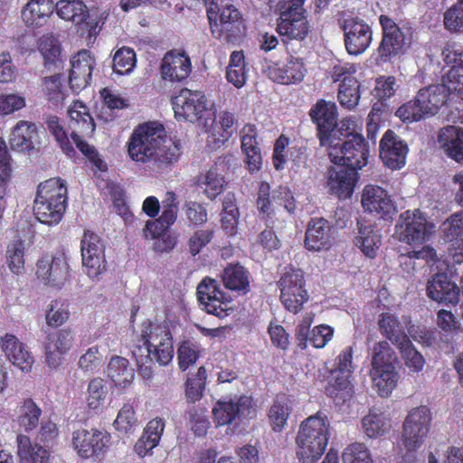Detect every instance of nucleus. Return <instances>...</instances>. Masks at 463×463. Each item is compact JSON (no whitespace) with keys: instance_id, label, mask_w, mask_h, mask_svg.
<instances>
[{"instance_id":"6","label":"nucleus","mask_w":463,"mask_h":463,"mask_svg":"<svg viewBox=\"0 0 463 463\" xmlns=\"http://www.w3.org/2000/svg\"><path fill=\"white\" fill-rule=\"evenodd\" d=\"M210 30L213 36L226 43H236L244 34L245 25L241 12L232 5L224 6L219 14L208 10Z\"/></svg>"},{"instance_id":"1","label":"nucleus","mask_w":463,"mask_h":463,"mask_svg":"<svg viewBox=\"0 0 463 463\" xmlns=\"http://www.w3.org/2000/svg\"><path fill=\"white\" fill-rule=\"evenodd\" d=\"M127 148L132 161L156 169L170 166L181 155L179 145L167 141L164 126L152 121L139 124L134 128Z\"/></svg>"},{"instance_id":"11","label":"nucleus","mask_w":463,"mask_h":463,"mask_svg":"<svg viewBox=\"0 0 463 463\" xmlns=\"http://www.w3.org/2000/svg\"><path fill=\"white\" fill-rule=\"evenodd\" d=\"M197 298L199 304L208 314L219 318L229 316L232 309L229 305L231 298L220 288L218 281L206 277L197 286Z\"/></svg>"},{"instance_id":"30","label":"nucleus","mask_w":463,"mask_h":463,"mask_svg":"<svg viewBox=\"0 0 463 463\" xmlns=\"http://www.w3.org/2000/svg\"><path fill=\"white\" fill-rule=\"evenodd\" d=\"M454 91L449 89V84L430 85L423 88L417 93L418 101L421 104L427 117L435 115L439 109L447 104L449 92Z\"/></svg>"},{"instance_id":"33","label":"nucleus","mask_w":463,"mask_h":463,"mask_svg":"<svg viewBox=\"0 0 463 463\" xmlns=\"http://www.w3.org/2000/svg\"><path fill=\"white\" fill-rule=\"evenodd\" d=\"M307 69L303 58L290 55L286 63L272 71L274 80L280 84H298L303 81Z\"/></svg>"},{"instance_id":"62","label":"nucleus","mask_w":463,"mask_h":463,"mask_svg":"<svg viewBox=\"0 0 463 463\" xmlns=\"http://www.w3.org/2000/svg\"><path fill=\"white\" fill-rule=\"evenodd\" d=\"M443 238L453 242L463 236V212L456 213L442 224Z\"/></svg>"},{"instance_id":"3","label":"nucleus","mask_w":463,"mask_h":463,"mask_svg":"<svg viewBox=\"0 0 463 463\" xmlns=\"http://www.w3.org/2000/svg\"><path fill=\"white\" fill-rule=\"evenodd\" d=\"M329 428L327 416L320 411L301 422L296 438L299 462L316 463L320 459L328 444Z\"/></svg>"},{"instance_id":"41","label":"nucleus","mask_w":463,"mask_h":463,"mask_svg":"<svg viewBox=\"0 0 463 463\" xmlns=\"http://www.w3.org/2000/svg\"><path fill=\"white\" fill-rule=\"evenodd\" d=\"M57 15L75 24L84 23L89 17V8L81 0H60L54 5Z\"/></svg>"},{"instance_id":"32","label":"nucleus","mask_w":463,"mask_h":463,"mask_svg":"<svg viewBox=\"0 0 463 463\" xmlns=\"http://www.w3.org/2000/svg\"><path fill=\"white\" fill-rule=\"evenodd\" d=\"M438 141L449 158L458 163L463 162V128L445 127L440 129Z\"/></svg>"},{"instance_id":"36","label":"nucleus","mask_w":463,"mask_h":463,"mask_svg":"<svg viewBox=\"0 0 463 463\" xmlns=\"http://www.w3.org/2000/svg\"><path fill=\"white\" fill-rule=\"evenodd\" d=\"M68 114L70 117L69 127L71 132H79L81 135H90L94 132L96 128L94 119L83 102L74 101L69 108Z\"/></svg>"},{"instance_id":"63","label":"nucleus","mask_w":463,"mask_h":463,"mask_svg":"<svg viewBox=\"0 0 463 463\" xmlns=\"http://www.w3.org/2000/svg\"><path fill=\"white\" fill-rule=\"evenodd\" d=\"M81 256L105 255V246L99 235L90 231H85L80 241Z\"/></svg>"},{"instance_id":"21","label":"nucleus","mask_w":463,"mask_h":463,"mask_svg":"<svg viewBox=\"0 0 463 463\" xmlns=\"http://www.w3.org/2000/svg\"><path fill=\"white\" fill-rule=\"evenodd\" d=\"M75 333L71 327H63L47 334L44 341V354L47 364L58 367L62 359L73 346Z\"/></svg>"},{"instance_id":"37","label":"nucleus","mask_w":463,"mask_h":463,"mask_svg":"<svg viewBox=\"0 0 463 463\" xmlns=\"http://www.w3.org/2000/svg\"><path fill=\"white\" fill-rule=\"evenodd\" d=\"M445 61L451 64L450 70L445 77V82L449 84V89L456 92H463V50L447 49Z\"/></svg>"},{"instance_id":"50","label":"nucleus","mask_w":463,"mask_h":463,"mask_svg":"<svg viewBox=\"0 0 463 463\" xmlns=\"http://www.w3.org/2000/svg\"><path fill=\"white\" fill-rule=\"evenodd\" d=\"M207 373L204 366H200L197 372L185 382V398L187 402L194 403L201 400L205 390Z\"/></svg>"},{"instance_id":"58","label":"nucleus","mask_w":463,"mask_h":463,"mask_svg":"<svg viewBox=\"0 0 463 463\" xmlns=\"http://www.w3.org/2000/svg\"><path fill=\"white\" fill-rule=\"evenodd\" d=\"M405 361V364L413 372H420L423 369L425 359L422 354L414 347L409 339L397 347Z\"/></svg>"},{"instance_id":"57","label":"nucleus","mask_w":463,"mask_h":463,"mask_svg":"<svg viewBox=\"0 0 463 463\" xmlns=\"http://www.w3.org/2000/svg\"><path fill=\"white\" fill-rule=\"evenodd\" d=\"M200 356V346L190 340H183L177 348L179 368L186 371L194 365Z\"/></svg>"},{"instance_id":"40","label":"nucleus","mask_w":463,"mask_h":463,"mask_svg":"<svg viewBox=\"0 0 463 463\" xmlns=\"http://www.w3.org/2000/svg\"><path fill=\"white\" fill-rule=\"evenodd\" d=\"M15 412L18 425L30 432L38 427L43 411L32 398H26L19 403Z\"/></svg>"},{"instance_id":"60","label":"nucleus","mask_w":463,"mask_h":463,"mask_svg":"<svg viewBox=\"0 0 463 463\" xmlns=\"http://www.w3.org/2000/svg\"><path fill=\"white\" fill-rule=\"evenodd\" d=\"M395 115L405 123L420 121L424 117H427L421 104L418 101L416 96L414 99L410 100L402 105L397 110Z\"/></svg>"},{"instance_id":"44","label":"nucleus","mask_w":463,"mask_h":463,"mask_svg":"<svg viewBox=\"0 0 463 463\" xmlns=\"http://www.w3.org/2000/svg\"><path fill=\"white\" fill-rule=\"evenodd\" d=\"M240 211L233 193H228L222 200L221 225L228 236H233L238 232Z\"/></svg>"},{"instance_id":"51","label":"nucleus","mask_w":463,"mask_h":463,"mask_svg":"<svg viewBox=\"0 0 463 463\" xmlns=\"http://www.w3.org/2000/svg\"><path fill=\"white\" fill-rule=\"evenodd\" d=\"M38 49L46 68L55 66L60 61L61 48L58 39L54 36L43 35L39 41Z\"/></svg>"},{"instance_id":"15","label":"nucleus","mask_w":463,"mask_h":463,"mask_svg":"<svg viewBox=\"0 0 463 463\" xmlns=\"http://www.w3.org/2000/svg\"><path fill=\"white\" fill-rule=\"evenodd\" d=\"M398 357L386 341L378 342V395L388 397L396 387L399 374L395 371Z\"/></svg>"},{"instance_id":"9","label":"nucleus","mask_w":463,"mask_h":463,"mask_svg":"<svg viewBox=\"0 0 463 463\" xmlns=\"http://www.w3.org/2000/svg\"><path fill=\"white\" fill-rule=\"evenodd\" d=\"M331 146L333 150L329 156L335 165H343L358 171L368 163L369 144L361 134H347V139L341 145Z\"/></svg>"},{"instance_id":"18","label":"nucleus","mask_w":463,"mask_h":463,"mask_svg":"<svg viewBox=\"0 0 463 463\" xmlns=\"http://www.w3.org/2000/svg\"><path fill=\"white\" fill-rule=\"evenodd\" d=\"M335 243V229L323 217H312L306 228L304 247L314 252L327 251Z\"/></svg>"},{"instance_id":"28","label":"nucleus","mask_w":463,"mask_h":463,"mask_svg":"<svg viewBox=\"0 0 463 463\" xmlns=\"http://www.w3.org/2000/svg\"><path fill=\"white\" fill-rule=\"evenodd\" d=\"M257 137V128L253 124H246L241 131V146L250 173L260 171L262 165V156Z\"/></svg>"},{"instance_id":"20","label":"nucleus","mask_w":463,"mask_h":463,"mask_svg":"<svg viewBox=\"0 0 463 463\" xmlns=\"http://www.w3.org/2000/svg\"><path fill=\"white\" fill-rule=\"evenodd\" d=\"M404 222L396 225V233L399 240L408 244H422L431 234L433 224L416 210L411 215L405 213Z\"/></svg>"},{"instance_id":"7","label":"nucleus","mask_w":463,"mask_h":463,"mask_svg":"<svg viewBox=\"0 0 463 463\" xmlns=\"http://www.w3.org/2000/svg\"><path fill=\"white\" fill-rule=\"evenodd\" d=\"M71 443L80 458L100 459L109 449L111 436L104 430L80 428L72 432Z\"/></svg>"},{"instance_id":"10","label":"nucleus","mask_w":463,"mask_h":463,"mask_svg":"<svg viewBox=\"0 0 463 463\" xmlns=\"http://www.w3.org/2000/svg\"><path fill=\"white\" fill-rule=\"evenodd\" d=\"M207 98L203 92L184 88L173 97L175 117L179 121L196 122L207 112Z\"/></svg>"},{"instance_id":"34","label":"nucleus","mask_w":463,"mask_h":463,"mask_svg":"<svg viewBox=\"0 0 463 463\" xmlns=\"http://www.w3.org/2000/svg\"><path fill=\"white\" fill-rule=\"evenodd\" d=\"M38 139L36 125L26 120H20L14 127L10 145L12 149L24 152L33 149Z\"/></svg>"},{"instance_id":"47","label":"nucleus","mask_w":463,"mask_h":463,"mask_svg":"<svg viewBox=\"0 0 463 463\" xmlns=\"http://www.w3.org/2000/svg\"><path fill=\"white\" fill-rule=\"evenodd\" d=\"M70 317L71 312L66 300L55 298L46 307L45 321L51 327L57 328L64 325L69 320Z\"/></svg>"},{"instance_id":"23","label":"nucleus","mask_w":463,"mask_h":463,"mask_svg":"<svg viewBox=\"0 0 463 463\" xmlns=\"http://www.w3.org/2000/svg\"><path fill=\"white\" fill-rule=\"evenodd\" d=\"M342 29L345 33V48L349 54H361L372 42L373 32L370 26L357 17L345 19Z\"/></svg>"},{"instance_id":"42","label":"nucleus","mask_w":463,"mask_h":463,"mask_svg":"<svg viewBox=\"0 0 463 463\" xmlns=\"http://www.w3.org/2000/svg\"><path fill=\"white\" fill-rule=\"evenodd\" d=\"M225 77L228 82L237 89L245 85L248 78V69L242 51H233L231 53Z\"/></svg>"},{"instance_id":"24","label":"nucleus","mask_w":463,"mask_h":463,"mask_svg":"<svg viewBox=\"0 0 463 463\" xmlns=\"http://www.w3.org/2000/svg\"><path fill=\"white\" fill-rule=\"evenodd\" d=\"M71 63L69 85L78 93L90 84L96 60L90 51L81 50L71 58Z\"/></svg>"},{"instance_id":"49","label":"nucleus","mask_w":463,"mask_h":463,"mask_svg":"<svg viewBox=\"0 0 463 463\" xmlns=\"http://www.w3.org/2000/svg\"><path fill=\"white\" fill-rule=\"evenodd\" d=\"M326 392L336 405H343L353 398L354 388L347 376H337Z\"/></svg>"},{"instance_id":"19","label":"nucleus","mask_w":463,"mask_h":463,"mask_svg":"<svg viewBox=\"0 0 463 463\" xmlns=\"http://www.w3.org/2000/svg\"><path fill=\"white\" fill-rule=\"evenodd\" d=\"M379 23L382 27L383 36L378 53L384 61L402 52L405 45V34L395 21L387 15H380Z\"/></svg>"},{"instance_id":"56","label":"nucleus","mask_w":463,"mask_h":463,"mask_svg":"<svg viewBox=\"0 0 463 463\" xmlns=\"http://www.w3.org/2000/svg\"><path fill=\"white\" fill-rule=\"evenodd\" d=\"M46 124L48 130L55 137L62 152L70 157L74 156L76 154L75 149L70 142L62 125L60 123L59 118L52 116L48 118Z\"/></svg>"},{"instance_id":"46","label":"nucleus","mask_w":463,"mask_h":463,"mask_svg":"<svg viewBox=\"0 0 463 463\" xmlns=\"http://www.w3.org/2000/svg\"><path fill=\"white\" fill-rule=\"evenodd\" d=\"M291 411L290 401L285 394L277 395L269 411V419L274 431H281Z\"/></svg>"},{"instance_id":"54","label":"nucleus","mask_w":463,"mask_h":463,"mask_svg":"<svg viewBox=\"0 0 463 463\" xmlns=\"http://www.w3.org/2000/svg\"><path fill=\"white\" fill-rule=\"evenodd\" d=\"M6 264L9 269L16 275L22 274L24 270V243L16 240L7 245Z\"/></svg>"},{"instance_id":"22","label":"nucleus","mask_w":463,"mask_h":463,"mask_svg":"<svg viewBox=\"0 0 463 463\" xmlns=\"http://www.w3.org/2000/svg\"><path fill=\"white\" fill-rule=\"evenodd\" d=\"M359 179L358 171L343 165H335L327 169V187L331 194L339 200L350 198Z\"/></svg>"},{"instance_id":"12","label":"nucleus","mask_w":463,"mask_h":463,"mask_svg":"<svg viewBox=\"0 0 463 463\" xmlns=\"http://www.w3.org/2000/svg\"><path fill=\"white\" fill-rule=\"evenodd\" d=\"M431 421L430 411L427 406L412 409L403 423V443L409 451H415L423 443Z\"/></svg>"},{"instance_id":"29","label":"nucleus","mask_w":463,"mask_h":463,"mask_svg":"<svg viewBox=\"0 0 463 463\" xmlns=\"http://www.w3.org/2000/svg\"><path fill=\"white\" fill-rule=\"evenodd\" d=\"M222 281L225 288L246 295L250 291V273L239 262L229 263L222 270Z\"/></svg>"},{"instance_id":"38","label":"nucleus","mask_w":463,"mask_h":463,"mask_svg":"<svg viewBox=\"0 0 463 463\" xmlns=\"http://www.w3.org/2000/svg\"><path fill=\"white\" fill-rule=\"evenodd\" d=\"M165 429V421L160 418L151 420L144 430L141 438L135 445L137 453L145 456L157 446Z\"/></svg>"},{"instance_id":"48","label":"nucleus","mask_w":463,"mask_h":463,"mask_svg":"<svg viewBox=\"0 0 463 463\" xmlns=\"http://www.w3.org/2000/svg\"><path fill=\"white\" fill-rule=\"evenodd\" d=\"M359 224V236L355 238V245L359 247L362 252L368 258L373 259L376 257V233L374 231V223L368 225L358 222Z\"/></svg>"},{"instance_id":"2","label":"nucleus","mask_w":463,"mask_h":463,"mask_svg":"<svg viewBox=\"0 0 463 463\" xmlns=\"http://www.w3.org/2000/svg\"><path fill=\"white\" fill-rule=\"evenodd\" d=\"M140 341L132 351L139 374L144 379L153 375L155 362L168 364L174 357L173 335L168 325L147 321L142 324Z\"/></svg>"},{"instance_id":"5","label":"nucleus","mask_w":463,"mask_h":463,"mask_svg":"<svg viewBox=\"0 0 463 463\" xmlns=\"http://www.w3.org/2000/svg\"><path fill=\"white\" fill-rule=\"evenodd\" d=\"M306 0H279V17L277 20V32L288 52L289 41H303L309 32L310 24L303 7Z\"/></svg>"},{"instance_id":"17","label":"nucleus","mask_w":463,"mask_h":463,"mask_svg":"<svg viewBox=\"0 0 463 463\" xmlns=\"http://www.w3.org/2000/svg\"><path fill=\"white\" fill-rule=\"evenodd\" d=\"M159 71L162 80L171 83H184L192 72V61L184 50L172 49L161 61Z\"/></svg>"},{"instance_id":"39","label":"nucleus","mask_w":463,"mask_h":463,"mask_svg":"<svg viewBox=\"0 0 463 463\" xmlns=\"http://www.w3.org/2000/svg\"><path fill=\"white\" fill-rule=\"evenodd\" d=\"M107 373L115 386L122 389L128 387L135 376L134 369L129 366L128 360L122 356H114L110 359Z\"/></svg>"},{"instance_id":"43","label":"nucleus","mask_w":463,"mask_h":463,"mask_svg":"<svg viewBox=\"0 0 463 463\" xmlns=\"http://www.w3.org/2000/svg\"><path fill=\"white\" fill-rule=\"evenodd\" d=\"M18 455L26 463H49V452L43 447L33 445L28 436L17 435Z\"/></svg>"},{"instance_id":"61","label":"nucleus","mask_w":463,"mask_h":463,"mask_svg":"<svg viewBox=\"0 0 463 463\" xmlns=\"http://www.w3.org/2000/svg\"><path fill=\"white\" fill-rule=\"evenodd\" d=\"M343 463H373L367 448L361 443L348 445L342 455Z\"/></svg>"},{"instance_id":"45","label":"nucleus","mask_w":463,"mask_h":463,"mask_svg":"<svg viewBox=\"0 0 463 463\" xmlns=\"http://www.w3.org/2000/svg\"><path fill=\"white\" fill-rule=\"evenodd\" d=\"M378 320V326L381 332L397 347L408 341L410 338L406 335L404 328L398 317L391 313L382 314Z\"/></svg>"},{"instance_id":"25","label":"nucleus","mask_w":463,"mask_h":463,"mask_svg":"<svg viewBox=\"0 0 463 463\" xmlns=\"http://www.w3.org/2000/svg\"><path fill=\"white\" fill-rule=\"evenodd\" d=\"M408 150L407 144L392 129H388L380 141V158L392 170L405 165Z\"/></svg>"},{"instance_id":"16","label":"nucleus","mask_w":463,"mask_h":463,"mask_svg":"<svg viewBox=\"0 0 463 463\" xmlns=\"http://www.w3.org/2000/svg\"><path fill=\"white\" fill-rule=\"evenodd\" d=\"M69 264L63 251L54 256L45 255L36 263V276L45 285L61 288L69 278Z\"/></svg>"},{"instance_id":"13","label":"nucleus","mask_w":463,"mask_h":463,"mask_svg":"<svg viewBox=\"0 0 463 463\" xmlns=\"http://www.w3.org/2000/svg\"><path fill=\"white\" fill-rule=\"evenodd\" d=\"M337 107L335 102L318 99L309 110V116L317 126V136L321 146H333V133L337 127Z\"/></svg>"},{"instance_id":"31","label":"nucleus","mask_w":463,"mask_h":463,"mask_svg":"<svg viewBox=\"0 0 463 463\" xmlns=\"http://www.w3.org/2000/svg\"><path fill=\"white\" fill-rule=\"evenodd\" d=\"M52 0H30L22 10V19L28 27L44 25L53 13Z\"/></svg>"},{"instance_id":"52","label":"nucleus","mask_w":463,"mask_h":463,"mask_svg":"<svg viewBox=\"0 0 463 463\" xmlns=\"http://www.w3.org/2000/svg\"><path fill=\"white\" fill-rule=\"evenodd\" d=\"M337 99L340 105L348 110L354 109L360 99V83L357 80H347L339 84Z\"/></svg>"},{"instance_id":"35","label":"nucleus","mask_w":463,"mask_h":463,"mask_svg":"<svg viewBox=\"0 0 463 463\" xmlns=\"http://www.w3.org/2000/svg\"><path fill=\"white\" fill-rule=\"evenodd\" d=\"M195 184L211 201L215 200L227 185L225 177L219 170L217 164L212 165L204 175H198Z\"/></svg>"},{"instance_id":"14","label":"nucleus","mask_w":463,"mask_h":463,"mask_svg":"<svg viewBox=\"0 0 463 463\" xmlns=\"http://www.w3.org/2000/svg\"><path fill=\"white\" fill-rule=\"evenodd\" d=\"M255 413L251 397L239 396L236 401H218L213 409V420L217 426L234 424L238 426L242 419Z\"/></svg>"},{"instance_id":"4","label":"nucleus","mask_w":463,"mask_h":463,"mask_svg":"<svg viewBox=\"0 0 463 463\" xmlns=\"http://www.w3.org/2000/svg\"><path fill=\"white\" fill-rule=\"evenodd\" d=\"M67 204L68 189L64 180L56 177L40 183L33 203V213L40 222L58 224L65 213Z\"/></svg>"},{"instance_id":"53","label":"nucleus","mask_w":463,"mask_h":463,"mask_svg":"<svg viewBox=\"0 0 463 463\" xmlns=\"http://www.w3.org/2000/svg\"><path fill=\"white\" fill-rule=\"evenodd\" d=\"M87 403L90 409L98 411L103 408L107 395L108 388L102 378H94L90 380L87 389Z\"/></svg>"},{"instance_id":"55","label":"nucleus","mask_w":463,"mask_h":463,"mask_svg":"<svg viewBox=\"0 0 463 463\" xmlns=\"http://www.w3.org/2000/svg\"><path fill=\"white\" fill-rule=\"evenodd\" d=\"M136 52L129 47L119 48L113 57V71L118 75L128 74L136 66Z\"/></svg>"},{"instance_id":"64","label":"nucleus","mask_w":463,"mask_h":463,"mask_svg":"<svg viewBox=\"0 0 463 463\" xmlns=\"http://www.w3.org/2000/svg\"><path fill=\"white\" fill-rule=\"evenodd\" d=\"M462 3L455 4L443 14V24L446 30L449 32H463V0Z\"/></svg>"},{"instance_id":"26","label":"nucleus","mask_w":463,"mask_h":463,"mask_svg":"<svg viewBox=\"0 0 463 463\" xmlns=\"http://www.w3.org/2000/svg\"><path fill=\"white\" fill-rule=\"evenodd\" d=\"M0 346L6 358L23 372L28 373L32 370L34 358L24 343L14 335L5 334L0 339Z\"/></svg>"},{"instance_id":"8","label":"nucleus","mask_w":463,"mask_h":463,"mask_svg":"<svg viewBox=\"0 0 463 463\" xmlns=\"http://www.w3.org/2000/svg\"><path fill=\"white\" fill-rule=\"evenodd\" d=\"M306 280L304 272L299 269L289 268L278 281L280 290V301L290 313L298 314L303 309L309 296L305 288Z\"/></svg>"},{"instance_id":"27","label":"nucleus","mask_w":463,"mask_h":463,"mask_svg":"<svg viewBox=\"0 0 463 463\" xmlns=\"http://www.w3.org/2000/svg\"><path fill=\"white\" fill-rule=\"evenodd\" d=\"M427 295L435 301L456 305L458 302L459 288L446 273H437L428 281Z\"/></svg>"},{"instance_id":"59","label":"nucleus","mask_w":463,"mask_h":463,"mask_svg":"<svg viewBox=\"0 0 463 463\" xmlns=\"http://www.w3.org/2000/svg\"><path fill=\"white\" fill-rule=\"evenodd\" d=\"M235 123L234 115L229 111H223L220 114L219 121L213 127V135L216 137L215 141L223 145L232 136Z\"/></svg>"}]
</instances>
